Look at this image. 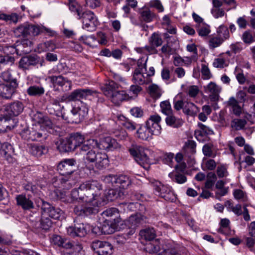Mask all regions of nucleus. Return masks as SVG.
Returning <instances> with one entry per match:
<instances>
[{"instance_id":"f257e3e1","label":"nucleus","mask_w":255,"mask_h":255,"mask_svg":"<svg viewBox=\"0 0 255 255\" xmlns=\"http://www.w3.org/2000/svg\"><path fill=\"white\" fill-rule=\"evenodd\" d=\"M102 192V186L100 182L96 180L87 181L82 183L78 188L72 190L70 202H75L79 200L92 201L96 206H104L105 200L100 199Z\"/></svg>"},{"instance_id":"f03ea898","label":"nucleus","mask_w":255,"mask_h":255,"mask_svg":"<svg viewBox=\"0 0 255 255\" xmlns=\"http://www.w3.org/2000/svg\"><path fill=\"white\" fill-rule=\"evenodd\" d=\"M75 161L73 159H65L57 165V170L62 176L59 180L66 189L72 187L76 182L73 173L74 171Z\"/></svg>"},{"instance_id":"7ed1b4c3","label":"nucleus","mask_w":255,"mask_h":255,"mask_svg":"<svg viewBox=\"0 0 255 255\" xmlns=\"http://www.w3.org/2000/svg\"><path fill=\"white\" fill-rule=\"evenodd\" d=\"M119 84L114 81H110L103 88L104 94L115 105H119L125 100H128L129 96L124 91L119 90Z\"/></svg>"},{"instance_id":"20e7f679","label":"nucleus","mask_w":255,"mask_h":255,"mask_svg":"<svg viewBox=\"0 0 255 255\" xmlns=\"http://www.w3.org/2000/svg\"><path fill=\"white\" fill-rule=\"evenodd\" d=\"M130 155L139 165L144 169L150 168V160L148 156L149 150L140 145L132 144L128 148Z\"/></svg>"},{"instance_id":"39448f33","label":"nucleus","mask_w":255,"mask_h":255,"mask_svg":"<svg viewBox=\"0 0 255 255\" xmlns=\"http://www.w3.org/2000/svg\"><path fill=\"white\" fill-rule=\"evenodd\" d=\"M69 137L74 150L79 149L80 152L93 148L96 143L94 139H85L84 136L79 132L71 133Z\"/></svg>"},{"instance_id":"423d86ee","label":"nucleus","mask_w":255,"mask_h":255,"mask_svg":"<svg viewBox=\"0 0 255 255\" xmlns=\"http://www.w3.org/2000/svg\"><path fill=\"white\" fill-rule=\"evenodd\" d=\"M89 109L85 105L74 107L69 113L62 114L63 119L67 122L71 124H79L88 116Z\"/></svg>"},{"instance_id":"0eeeda50","label":"nucleus","mask_w":255,"mask_h":255,"mask_svg":"<svg viewBox=\"0 0 255 255\" xmlns=\"http://www.w3.org/2000/svg\"><path fill=\"white\" fill-rule=\"evenodd\" d=\"M77 18L78 19H82V28L89 31H95L99 24L97 17L90 10L83 12Z\"/></svg>"},{"instance_id":"6e6552de","label":"nucleus","mask_w":255,"mask_h":255,"mask_svg":"<svg viewBox=\"0 0 255 255\" xmlns=\"http://www.w3.org/2000/svg\"><path fill=\"white\" fill-rule=\"evenodd\" d=\"M79 202L75 206L74 212L78 216H88L98 213V207L100 206H96L93 204L92 201Z\"/></svg>"},{"instance_id":"1a4fd4ad","label":"nucleus","mask_w":255,"mask_h":255,"mask_svg":"<svg viewBox=\"0 0 255 255\" xmlns=\"http://www.w3.org/2000/svg\"><path fill=\"white\" fill-rule=\"evenodd\" d=\"M91 247L98 255H112L114 252L113 245L106 241L96 240L93 241Z\"/></svg>"},{"instance_id":"9d476101","label":"nucleus","mask_w":255,"mask_h":255,"mask_svg":"<svg viewBox=\"0 0 255 255\" xmlns=\"http://www.w3.org/2000/svg\"><path fill=\"white\" fill-rule=\"evenodd\" d=\"M153 188L156 192V194L165 200L172 202L175 199L174 193L168 185H164L160 182L156 181L153 183Z\"/></svg>"},{"instance_id":"9b49d317","label":"nucleus","mask_w":255,"mask_h":255,"mask_svg":"<svg viewBox=\"0 0 255 255\" xmlns=\"http://www.w3.org/2000/svg\"><path fill=\"white\" fill-rule=\"evenodd\" d=\"M146 71V62L142 63L141 61H138L137 67L136 68L132 73V80L136 84L143 85L148 82V78L144 75Z\"/></svg>"},{"instance_id":"f8f14e48","label":"nucleus","mask_w":255,"mask_h":255,"mask_svg":"<svg viewBox=\"0 0 255 255\" xmlns=\"http://www.w3.org/2000/svg\"><path fill=\"white\" fill-rule=\"evenodd\" d=\"M22 138L27 140H38L40 138H46V134L45 131L40 129H36L33 128H24L22 130L21 133Z\"/></svg>"},{"instance_id":"ddd939ff","label":"nucleus","mask_w":255,"mask_h":255,"mask_svg":"<svg viewBox=\"0 0 255 255\" xmlns=\"http://www.w3.org/2000/svg\"><path fill=\"white\" fill-rule=\"evenodd\" d=\"M95 141L96 143L93 145V148H98L101 150L110 151L120 147V145L117 141L110 136L101 138L99 142L95 139Z\"/></svg>"},{"instance_id":"4468645a","label":"nucleus","mask_w":255,"mask_h":255,"mask_svg":"<svg viewBox=\"0 0 255 255\" xmlns=\"http://www.w3.org/2000/svg\"><path fill=\"white\" fill-rule=\"evenodd\" d=\"M97 94L96 91L89 89H78L71 92L68 98L71 101L87 100L90 96H96Z\"/></svg>"},{"instance_id":"2eb2a0df","label":"nucleus","mask_w":255,"mask_h":255,"mask_svg":"<svg viewBox=\"0 0 255 255\" xmlns=\"http://www.w3.org/2000/svg\"><path fill=\"white\" fill-rule=\"evenodd\" d=\"M161 117L158 115H151L146 121L145 125L152 135H159L161 132V127L160 123Z\"/></svg>"},{"instance_id":"dca6fc26","label":"nucleus","mask_w":255,"mask_h":255,"mask_svg":"<svg viewBox=\"0 0 255 255\" xmlns=\"http://www.w3.org/2000/svg\"><path fill=\"white\" fill-rule=\"evenodd\" d=\"M17 87L18 83L13 81L11 84H0V96L4 99H10Z\"/></svg>"},{"instance_id":"f3484780","label":"nucleus","mask_w":255,"mask_h":255,"mask_svg":"<svg viewBox=\"0 0 255 255\" xmlns=\"http://www.w3.org/2000/svg\"><path fill=\"white\" fill-rule=\"evenodd\" d=\"M196 142L191 140H188L185 143L183 147V151L185 158H188L191 164L194 163V155L196 153Z\"/></svg>"},{"instance_id":"a211bd4d","label":"nucleus","mask_w":255,"mask_h":255,"mask_svg":"<svg viewBox=\"0 0 255 255\" xmlns=\"http://www.w3.org/2000/svg\"><path fill=\"white\" fill-rule=\"evenodd\" d=\"M41 209L50 217L54 219H59L63 214V211L60 209L53 207L46 202H43Z\"/></svg>"},{"instance_id":"6ab92c4d","label":"nucleus","mask_w":255,"mask_h":255,"mask_svg":"<svg viewBox=\"0 0 255 255\" xmlns=\"http://www.w3.org/2000/svg\"><path fill=\"white\" fill-rule=\"evenodd\" d=\"M23 105L20 101H15L9 105H5L4 111L10 116H17L19 115L23 110Z\"/></svg>"},{"instance_id":"aec40b11","label":"nucleus","mask_w":255,"mask_h":255,"mask_svg":"<svg viewBox=\"0 0 255 255\" xmlns=\"http://www.w3.org/2000/svg\"><path fill=\"white\" fill-rule=\"evenodd\" d=\"M221 88L215 83L211 82L207 86H204L205 92L209 93L210 99L213 101L218 100Z\"/></svg>"},{"instance_id":"412c9836","label":"nucleus","mask_w":255,"mask_h":255,"mask_svg":"<svg viewBox=\"0 0 255 255\" xmlns=\"http://www.w3.org/2000/svg\"><path fill=\"white\" fill-rule=\"evenodd\" d=\"M68 234L72 237H84L86 234V230L83 224H77L74 227L67 229Z\"/></svg>"},{"instance_id":"4be33fe9","label":"nucleus","mask_w":255,"mask_h":255,"mask_svg":"<svg viewBox=\"0 0 255 255\" xmlns=\"http://www.w3.org/2000/svg\"><path fill=\"white\" fill-rule=\"evenodd\" d=\"M198 126L199 129L195 131V135L199 141H203L206 138L207 135L213 133V131L212 129L203 124L199 123Z\"/></svg>"},{"instance_id":"5701e85b","label":"nucleus","mask_w":255,"mask_h":255,"mask_svg":"<svg viewBox=\"0 0 255 255\" xmlns=\"http://www.w3.org/2000/svg\"><path fill=\"white\" fill-rule=\"evenodd\" d=\"M162 245L159 239H156L147 242L144 247V250L150 254L158 253L161 249Z\"/></svg>"},{"instance_id":"b1692460","label":"nucleus","mask_w":255,"mask_h":255,"mask_svg":"<svg viewBox=\"0 0 255 255\" xmlns=\"http://www.w3.org/2000/svg\"><path fill=\"white\" fill-rule=\"evenodd\" d=\"M15 199L17 205L20 206L23 210H30L34 208L33 202L24 195H17Z\"/></svg>"},{"instance_id":"393cba45","label":"nucleus","mask_w":255,"mask_h":255,"mask_svg":"<svg viewBox=\"0 0 255 255\" xmlns=\"http://www.w3.org/2000/svg\"><path fill=\"white\" fill-rule=\"evenodd\" d=\"M146 217L140 213H136L135 215H131L127 222L130 227L134 228L144 224L146 221Z\"/></svg>"},{"instance_id":"a878e982","label":"nucleus","mask_w":255,"mask_h":255,"mask_svg":"<svg viewBox=\"0 0 255 255\" xmlns=\"http://www.w3.org/2000/svg\"><path fill=\"white\" fill-rule=\"evenodd\" d=\"M50 242L52 244L58 247H62L65 249H70L73 247L72 244L69 241L57 235H54L52 236L50 238Z\"/></svg>"},{"instance_id":"bb28decb","label":"nucleus","mask_w":255,"mask_h":255,"mask_svg":"<svg viewBox=\"0 0 255 255\" xmlns=\"http://www.w3.org/2000/svg\"><path fill=\"white\" fill-rule=\"evenodd\" d=\"M239 103L234 97H230L227 102L230 111L236 116H240L242 113L243 107L239 105Z\"/></svg>"},{"instance_id":"cd10ccee","label":"nucleus","mask_w":255,"mask_h":255,"mask_svg":"<svg viewBox=\"0 0 255 255\" xmlns=\"http://www.w3.org/2000/svg\"><path fill=\"white\" fill-rule=\"evenodd\" d=\"M6 114L0 116V130L2 131H6L14 128V126L10 123L13 122V120H11V116H7Z\"/></svg>"},{"instance_id":"c85d7f7f","label":"nucleus","mask_w":255,"mask_h":255,"mask_svg":"<svg viewBox=\"0 0 255 255\" xmlns=\"http://www.w3.org/2000/svg\"><path fill=\"white\" fill-rule=\"evenodd\" d=\"M48 78L50 80V82L53 84L54 87H56L57 86H60L61 88H63V87L64 85L67 84L68 85V89L70 88L71 82H69L66 79H65L62 76H49ZM62 90H67V89L62 88Z\"/></svg>"},{"instance_id":"c756f323","label":"nucleus","mask_w":255,"mask_h":255,"mask_svg":"<svg viewBox=\"0 0 255 255\" xmlns=\"http://www.w3.org/2000/svg\"><path fill=\"white\" fill-rule=\"evenodd\" d=\"M136 134L138 138L143 140H149L152 136L146 125H140L136 130Z\"/></svg>"},{"instance_id":"7c9ffc66","label":"nucleus","mask_w":255,"mask_h":255,"mask_svg":"<svg viewBox=\"0 0 255 255\" xmlns=\"http://www.w3.org/2000/svg\"><path fill=\"white\" fill-rule=\"evenodd\" d=\"M37 63V59L33 56L23 57L19 62V67L22 69H27L30 66H34Z\"/></svg>"},{"instance_id":"2f4dec72","label":"nucleus","mask_w":255,"mask_h":255,"mask_svg":"<svg viewBox=\"0 0 255 255\" xmlns=\"http://www.w3.org/2000/svg\"><path fill=\"white\" fill-rule=\"evenodd\" d=\"M95 162L96 167L98 169L106 168L109 165L108 156L105 153L98 152Z\"/></svg>"},{"instance_id":"473e14b6","label":"nucleus","mask_w":255,"mask_h":255,"mask_svg":"<svg viewBox=\"0 0 255 255\" xmlns=\"http://www.w3.org/2000/svg\"><path fill=\"white\" fill-rule=\"evenodd\" d=\"M200 109L193 103L185 102L183 113L189 116L195 117L199 112Z\"/></svg>"},{"instance_id":"72a5a7b5","label":"nucleus","mask_w":255,"mask_h":255,"mask_svg":"<svg viewBox=\"0 0 255 255\" xmlns=\"http://www.w3.org/2000/svg\"><path fill=\"white\" fill-rule=\"evenodd\" d=\"M57 148L60 152H63L74 150L69 137L60 140V143L57 145Z\"/></svg>"},{"instance_id":"f704fd0d","label":"nucleus","mask_w":255,"mask_h":255,"mask_svg":"<svg viewBox=\"0 0 255 255\" xmlns=\"http://www.w3.org/2000/svg\"><path fill=\"white\" fill-rule=\"evenodd\" d=\"M175 159L177 162V164L175 166L176 170L177 172H184L186 168V165L183 160H186L187 162H189L188 158H185L184 154H183L179 152L176 154Z\"/></svg>"},{"instance_id":"c9c22d12","label":"nucleus","mask_w":255,"mask_h":255,"mask_svg":"<svg viewBox=\"0 0 255 255\" xmlns=\"http://www.w3.org/2000/svg\"><path fill=\"white\" fill-rule=\"evenodd\" d=\"M104 217L114 218L115 224H119L121 221V218H120L119 211L116 208H110L104 211L102 213Z\"/></svg>"},{"instance_id":"e433bc0d","label":"nucleus","mask_w":255,"mask_h":255,"mask_svg":"<svg viewBox=\"0 0 255 255\" xmlns=\"http://www.w3.org/2000/svg\"><path fill=\"white\" fill-rule=\"evenodd\" d=\"M29 24L25 23L16 27L13 31L15 36L19 37L29 36Z\"/></svg>"},{"instance_id":"4c0bfd02","label":"nucleus","mask_w":255,"mask_h":255,"mask_svg":"<svg viewBox=\"0 0 255 255\" xmlns=\"http://www.w3.org/2000/svg\"><path fill=\"white\" fill-rule=\"evenodd\" d=\"M139 14L140 19L146 22H151L155 17L154 13L147 8H142Z\"/></svg>"},{"instance_id":"58836bf2","label":"nucleus","mask_w":255,"mask_h":255,"mask_svg":"<svg viewBox=\"0 0 255 255\" xmlns=\"http://www.w3.org/2000/svg\"><path fill=\"white\" fill-rule=\"evenodd\" d=\"M139 235L141 237L145 240L150 242L154 240L156 237V233L153 228H146L140 231Z\"/></svg>"},{"instance_id":"ea45409f","label":"nucleus","mask_w":255,"mask_h":255,"mask_svg":"<svg viewBox=\"0 0 255 255\" xmlns=\"http://www.w3.org/2000/svg\"><path fill=\"white\" fill-rule=\"evenodd\" d=\"M56 48L54 44L51 41L40 43L37 46L38 52L41 53L48 51H54Z\"/></svg>"},{"instance_id":"a19ab883","label":"nucleus","mask_w":255,"mask_h":255,"mask_svg":"<svg viewBox=\"0 0 255 255\" xmlns=\"http://www.w3.org/2000/svg\"><path fill=\"white\" fill-rule=\"evenodd\" d=\"M29 151L34 156H40L47 152V149L44 145L33 144L31 145Z\"/></svg>"},{"instance_id":"79ce46f5","label":"nucleus","mask_w":255,"mask_h":255,"mask_svg":"<svg viewBox=\"0 0 255 255\" xmlns=\"http://www.w3.org/2000/svg\"><path fill=\"white\" fill-rule=\"evenodd\" d=\"M223 42L224 39L221 35L211 37L208 41L209 48L211 49H214L220 46Z\"/></svg>"},{"instance_id":"37998d69","label":"nucleus","mask_w":255,"mask_h":255,"mask_svg":"<svg viewBox=\"0 0 255 255\" xmlns=\"http://www.w3.org/2000/svg\"><path fill=\"white\" fill-rule=\"evenodd\" d=\"M167 117L165 119L166 123L167 125L174 128H178L182 125V120L177 119L175 117L171 114L166 115Z\"/></svg>"},{"instance_id":"c03bdc74","label":"nucleus","mask_w":255,"mask_h":255,"mask_svg":"<svg viewBox=\"0 0 255 255\" xmlns=\"http://www.w3.org/2000/svg\"><path fill=\"white\" fill-rule=\"evenodd\" d=\"M44 92V88L41 86H31L27 89V93L32 96H41Z\"/></svg>"},{"instance_id":"a18cd8bd","label":"nucleus","mask_w":255,"mask_h":255,"mask_svg":"<svg viewBox=\"0 0 255 255\" xmlns=\"http://www.w3.org/2000/svg\"><path fill=\"white\" fill-rule=\"evenodd\" d=\"M120 120L122 121V125L129 131H133L136 128V124L131 120L122 116Z\"/></svg>"},{"instance_id":"49530a36","label":"nucleus","mask_w":255,"mask_h":255,"mask_svg":"<svg viewBox=\"0 0 255 255\" xmlns=\"http://www.w3.org/2000/svg\"><path fill=\"white\" fill-rule=\"evenodd\" d=\"M116 224H110L107 222L104 223L100 228L102 234H111L115 232L116 230Z\"/></svg>"},{"instance_id":"de8ad7c7","label":"nucleus","mask_w":255,"mask_h":255,"mask_svg":"<svg viewBox=\"0 0 255 255\" xmlns=\"http://www.w3.org/2000/svg\"><path fill=\"white\" fill-rule=\"evenodd\" d=\"M12 149L11 145L7 142H4L2 144L0 142V152L1 155L5 156L7 158L9 157V161L12 160L10 155V150Z\"/></svg>"},{"instance_id":"09e8293b","label":"nucleus","mask_w":255,"mask_h":255,"mask_svg":"<svg viewBox=\"0 0 255 255\" xmlns=\"http://www.w3.org/2000/svg\"><path fill=\"white\" fill-rule=\"evenodd\" d=\"M148 41L150 44L153 45L155 47L161 46L163 42L161 36L156 32L152 34L149 38Z\"/></svg>"},{"instance_id":"8fccbe9b","label":"nucleus","mask_w":255,"mask_h":255,"mask_svg":"<svg viewBox=\"0 0 255 255\" xmlns=\"http://www.w3.org/2000/svg\"><path fill=\"white\" fill-rule=\"evenodd\" d=\"M229 61V59H226L225 57L221 56V57L215 59L213 64L215 67L223 68L228 66Z\"/></svg>"},{"instance_id":"3c124183","label":"nucleus","mask_w":255,"mask_h":255,"mask_svg":"<svg viewBox=\"0 0 255 255\" xmlns=\"http://www.w3.org/2000/svg\"><path fill=\"white\" fill-rule=\"evenodd\" d=\"M118 196V194L117 191L114 189H110L107 193L102 194L100 199H105V204H106L109 201L114 200L117 198Z\"/></svg>"},{"instance_id":"603ef678","label":"nucleus","mask_w":255,"mask_h":255,"mask_svg":"<svg viewBox=\"0 0 255 255\" xmlns=\"http://www.w3.org/2000/svg\"><path fill=\"white\" fill-rule=\"evenodd\" d=\"M19 16L15 13L10 14L0 13V19L4 20L6 22L16 23L18 21Z\"/></svg>"},{"instance_id":"864d4df0","label":"nucleus","mask_w":255,"mask_h":255,"mask_svg":"<svg viewBox=\"0 0 255 255\" xmlns=\"http://www.w3.org/2000/svg\"><path fill=\"white\" fill-rule=\"evenodd\" d=\"M148 91L151 96L154 98H158L161 95V90L156 84H152L149 85Z\"/></svg>"},{"instance_id":"5fc2aeb1","label":"nucleus","mask_w":255,"mask_h":255,"mask_svg":"<svg viewBox=\"0 0 255 255\" xmlns=\"http://www.w3.org/2000/svg\"><path fill=\"white\" fill-rule=\"evenodd\" d=\"M117 183L121 185L123 188H127L131 183L129 177L125 175H121L117 177Z\"/></svg>"},{"instance_id":"6e6d98bb","label":"nucleus","mask_w":255,"mask_h":255,"mask_svg":"<svg viewBox=\"0 0 255 255\" xmlns=\"http://www.w3.org/2000/svg\"><path fill=\"white\" fill-rule=\"evenodd\" d=\"M69 9L71 11L75 12L79 17L82 13L81 7L75 0H69Z\"/></svg>"},{"instance_id":"4d7b16f0","label":"nucleus","mask_w":255,"mask_h":255,"mask_svg":"<svg viewBox=\"0 0 255 255\" xmlns=\"http://www.w3.org/2000/svg\"><path fill=\"white\" fill-rule=\"evenodd\" d=\"M247 124V122L243 119H234L232 121L231 126L236 130L243 129Z\"/></svg>"},{"instance_id":"13d9d810","label":"nucleus","mask_w":255,"mask_h":255,"mask_svg":"<svg viewBox=\"0 0 255 255\" xmlns=\"http://www.w3.org/2000/svg\"><path fill=\"white\" fill-rule=\"evenodd\" d=\"M160 107L161 111L163 114L168 115L172 114V110L171 105L168 101H164L161 102Z\"/></svg>"},{"instance_id":"bf43d9fd","label":"nucleus","mask_w":255,"mask_h":255,"mask_svg":"<svg viewBox=\"0 0 255 255\" xmlns=\"http://www.w3.org/2000/svg\"><path fill=\"white\" fill-rule=\"evenodd\" d=\"M93 148H91L89 149L87 151L83 152L81 151L80 152L81 154L83 155H85V158L90 162H94L96 160V158H97V153H95V151L93 150Z\"/></svg>"},{"instance_id":"052dcab7","label":"nucleus","mask_w":255,"mask_h":255,"mask_svg":"<svg viewBox=\"0 0 255 255\" xmlns=\"http://www.w3.org/2000/svg\"><path fill=\"white\" fill-rule=\"evenodd\" d=\"M234 73L239 84H244L246 82V78L242 69L237 66L235 69Z\"/></svg>"},{"instance_id":"680f3d73","label":"nucleus","mask_w":255,"mask_h":255,"mask_svg":"<svg viewBox=\"0 0 255 255\" xmlns=\"http://www.w3.org/2000/svg\"><path fill=\"white\" fill-rule=\"evenodd\" d=\"M51 104L54 107L52 108L54 109V112L50 111L51 114L58 115L63 109V106L60 104L59 100L57 99H52L51 100Z\"/></svg>"},{"instance_id":"e2e57ef3","label":"nucleus","mask_w":255,"mask_h":255,"mask_svg":"<svg viewBox=\"0 0 255 255\" xmlns=\"http://www.w3.org/2000/svg\"><path fill=\"white\" fill-rule=\"evenodd\" d=\"M113 133L114 136L120 140H125L128 136L127 131L121 128L116 129L113 131Z\"/></svg>"},{"instance_id":"0e129e2a","label":"nucleus","mask_w":255,"mask_h":255,"mask_svg":"<svg viewBox=\"0 0 255 255\" xmlns=\"http://www.w3.org/2000/svg\"><path fill=\"white\" fill-rule=\"evenodd\" d=\"M14 60V58L9 55L0 56V64L2 65H12Z\"/></svg>"},{"instance_id":"69168bd1","label":"nucleus","mask_w":255,"mask_h":255,"mask_svg":"<svg viewBox=\"0 0 255 255\" xmlns=\"http://www.w3.org/2000/svg\"><path fill=\"white\" fill-rule=\"evenodd\" d=\"M169 176L173 179V180L179 184H183L187 180L186 177L181 173L177 172L175 175L173 173H169Z\"/></svg>"},{"instance_id":"338daca9","label":"nucleus","mask_w":255,"mask_h":255,"mask_svg":"<svg viewBox=\"0 0 255 255\" xmlns=\"http://www.w3.org/2000/svg\"><path fill=\"white\" fill-rule=\"evenodd\" d=\"M197 31L199 35L201 37L207 36L211 32L209 25L205 24L199 26Z\"/></svg>"},{"instance_id":"774afa93","label":"nucleus","mask_w":255,"mask_h":255,"mask_svg":"<svg viewBox=\"0 0 255 255\" xmlns=\"http://www.w3.org/2000/svg\"><path fill=\"white\" fill-rule=\"evenodd\" d=\"M200 89L197 86L191 85L187 88L186 93L191 98H195L199 94Z\"/></svg>"}]
</instances>
